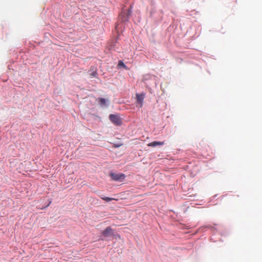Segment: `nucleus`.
<instances>
[{"mask_svg":"<svg viewBox=\"0 0 262 262\" xmlns=\"http://www.w3.org/2000/svg\"><path fill=\"white\" fill-rule=\"evenodd\" d=\"M109 119L115 125H120L122 124V120L118 115L111 114Z\"/></svg>","mask_w":262,"mask_h":262,"instance_id":"f257e3e1","label":"nucleus"},{"mask_svg":"<svg viewBox=\"0 0 262 262\" xmlns=\"http://www.w3.org/2000/svg\"><path fill=\"white\" fill-rule=\"evenodd\" d=\"M110 176L115 181H122L125 178V174L123 173H111Z\"/></svg>","mask_w":262,"mask_h":262,"instance_id":"f03ea898","label":"nucleus"},{"mask_svg":"<svg viewBox=\"0 0 262 262\" xmlns=\"http://www.w3.org/2000/svg\"><path fill=\"white\" fill-rule=\"evenodd\" d=\"M102 233L104 237H108L113 234V231L111 227H107Z\"/></svg>","mask_w":262,"mask_h":262,"instance_id":"7ed1b4c3","label":"nucleus"},{"mask_svg":"<svg viewBox=\"0 0 262 262\" xmlns=\"http://www.w3.org/2000/svg\"><path fill=\"white\" fill-rule=\"evenodd\" d=\"M144 98V95L142 94H136V99H137V102L138 103L140 104V106L141 107L143 104V101Z\"/></svg>","mask_w":262,"mask_h":262,"instance_id":"20e7f679","label":"nucleus"},{"mask_svg":"<svg viewBox=\"0 0 262 262\" xmlns=\"http://www.w3.org/2000/svg\"><path fill=\"white\" fill-rule=\"evenodd\" d=\"M165 144L164 142L154 141L148 144V146L155 147L158 145H163Z\"/></svg>","mask_w":262,"mask_h":262,"instance_id":"39448f33","label":"nucleus"},{"mask_svg":"<svg viewBox=\"0 0 262 262\" xmlns=\"http://www.w3.org/2000/svg\"><path fill=\"white\" fill-rule=\"evenodd\" d=\"M98 102L101 106H103L106 104V100L104 98H100Z\"/></svg>","mask_w":262,"mask_h":262,"instance_id":"423d86ee","label":"nucleus"},{"mask_svg":"<svg viewBox=\"0 0 262 262\" xmlns=\"http://www.w3.org/2000/svg\"><path fill=\"white\" fill-rule=\"evenodd\" d=\"M101 198L106 201V202H110V201H111L112 200H117V199H114V198H110V197H106V196H101Z\"/></svg>","mask_w":262,"mask_h":262,"instance_id":"0eeeda50","label":"nucleus"},{"mask_svg":"<svg viewBox=\"0 0 262 262\" xmlns=\"http://www.w3.org/2000/svg\"><path fill=\"white\" fill-rule=\"evenodd\" d=\"M118 66H121V67H123V68H126L125 65L124 64V63H123V61H119V63H118Z\"/></svg>","mask_w":262,"mask_h":262,"instance_id":"6e6552de","label":"nucleus"},{"mask_svg":"<svg viewBox=\"0 0 262 262\" xmlns=\"http://www.w3.org/2000/svg\"><path fill=\"white\" fill-rule=\"evenodd\" d=\"M97 74V73L96 72H93L91 75L93 76L94 77L96 76V75Z\"/></svg>","mask_w":262,"mask_h":262,"instance_id":"1a4fd4ad","label":"nucleus"},{"mask_svg":"<svg viewBox=\"0 0 262 262\" xmlns=\"http://www.w3.org/2000/svg\"><path fill=\"white\" fill-rule=\"evenodd\" d=\"M130 13H131V11L129 10H128L127 15H129L130 14Z\"/></svg>","mask_w":262,"mask_h":262,"instance_id":"9d476101","label":"nucleus"}]
</instances>
